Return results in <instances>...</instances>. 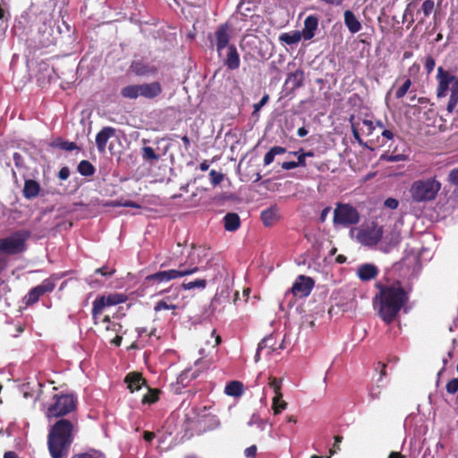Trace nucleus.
Segmentation results:
<instances>
[{
    "mask_svg": "<svg viewBox=\"0 0 458 458\" xmlns=\"http://www.w3.org/2000/svg\"><path fill=\"white\" fill-rule=\"evenodd\" d=\"M287 407V403L283 400V394L282 392H278L272 400V410L274 411V414H279L284 410H285Z\"/></svg>",
    "mask_w": 458,
    "mask_h": 458,
    "instance_id": "31",
    "label": "nucleus"
},
{
    "mask_svg": "<svg viewBox=\"0 0 458 458\" xmlns=\"http://www.w3.org/2000/svg\"><path fill=\"white\" fill-rule=\"evenodd\" d=\"M441 189V183L435 178L417 180L412 182L410 193L415 202L434 200Z\"/></svg>",
    "mask_w": 458,
    "mask_h": 458,
    "instance_id": "4",
    "label": "nucleus"
},
{
    "mask_svg": "<svg viewBox=\"0 0 458 458\" xmlns=\"http://www.w3.org/2000/svg\"><path fill=\"white\" fill-rule=\"evenodd\" d=\"M115 135V129L110 126L103 127L96 135V145L99 153H105L108 140Z\"/></svg>",
    "mask_w": 458,
    "mask_h": 458,
    "instance_id": "16",
    "label": "nucleus"
},
{
    "mask_svg": "<svg viewBox=\"0 0 458 458\" xmlns=\"http://www.w3.org/2000/svg\"><path fill=\"white\" fill-rule=\"evenodd\" d=\"M148 393L146 394L143 395L141 403L143 404H152V403H155L159 399L160 390L157 389V388L151 389V388H148Z\"/></svg>",
    "mask_w": 458,
    "mask_h": 458,
    "instance_id": "36",
    "label": "nucleus"
},
{
    "mask_svg": "<svg viewBox=\"0 0 458 458\" xmlns=\"http://www.w3.org/2000/svg\"><path fill=\"white\" fill-rule=\"evenodd\" d=\"M446 392L450 394H454L458 392V378L454 377L449 380L445 386Z\"/></svg>",
    "mask_w": 458,
    "mask_h": 458,
    "instance_id": "43",
    "label": "nucleus"
},
{
    "mask_svg": "<svg viewBox=\"0 0 458 458\" xmlns=\"http://www.w3.org/2000/svg\"><path fill=\"white\" fill-rule=\"evenodd\" d=\"M377 273V267L372 264H364L358 268V276L362 281H369L375 278Z\"/></svg>",
    "mask_w": 458,
    "mask_h": 458,
    "instance_id": "24",
    "label": "nucleus"
},
{
    "mask_svg": "<svg viewBox=\"0 0 458 458\" xmlns=\"http://www.w3.org/2000/svg\"><path fill=\"white\" fill-rule=\"evenodd\" d=\"M215 39L216 51L221 55V51L228 46L230 41L229 27L227 24H222L216 29Z\"/></svg>",
    "mask_w": 458,
    "mask_h": 458,
    "instance_id": "15",
    "label": "nucleus"
},
{
    "mask_svg": "<svg viewBox=\"0 0 458 458\" xmlns=\"http://www.w3.org/2000/svg\"><path fill=\"white\" fill-rule=\"evenodd\" d=\"M126 301L127 296L125 294L117 293L97 297L92 303V318L94 324H98V316L103 313L105 308L121 304Z\"/></svg>",
    "mask_w": 458,
    "mask_h": 458,
    "instance_id": "9",
    "label": "nucleus"
},
{
    "mask_svg": "<svg viewBox=\"0 0 458 458\" xmlns=\"http://www.w3.org/2000/svg\"><path fill=\"white\" fill-rule=\"evenodd\" d=\"M305 73L303 70L297 69L290 72L286 78L285 84H291V90L294 91L304 85Z\"/></svg>",
    "mask_w": 458,
    "mask_h": 458,
    "instance_id": "20",
    "label": "nucleus"
},
{
    "mask_svg": "<svg viewBox=\"0 0 458 458\" xmlns=\"http://www.w3.org/2000/svg\"><path fill=\"white\" fill-rule=\"evenodd\" d=\"M142 158L146 161H158L160 157L151 147L142 148Z\"/></svg>",
    "mask_w": 458,
    "mask_h": 458,
    "instance_id": "38",
    "label": "nucleus"
},
{
    "mask_svg": "<svg viewBox=\"0 0 458 458\" xmlns=\"http://www.w3.org/2000/svg\"><path fill=\"white\" fill-rule=\"evenodd\" d=\"M257 454V446L256 445H250L247 447L244 451V454L247 458H254Z\"/></svg>",
    "mask_w": 458,
    "mask_h": 458,
    "instance_id": "57",
    "label": "nucleus"
},
{
    "mask_svg": "<svg viewBox=\"0 0 458 458\" xmlns=\"http://www.w3.org/2000/svg\"><path fill=\"white\" fill-rule=\"evenodd\" d=\"M140 97L155 98L162 93V86L158 81L140 84Z\"/></svg>",
    "mask_w": 458,
    "mask_h": 458,
    "instance_id": "17",
    "label": "nucleus"
},
{
    "mask_svg": "<svg viewBox=\"0 0 458 458\" xmlns=\"http://www.w3.org/2000/svg\"><path fill=\"white\" fill-rule=\"evenodd\" d=\"M60 148L62 149H64L67 151H72V150L78 148L77 145L74 142H70V141H62L60 143Z\"/></svg>",
    "mask_w": 458,
    "mask_h": 458,
    "instance_id": "56",
    "label": "nucleus"
},
{
    "mask_svg": "<svg viewBox=\"0 0 458 458\" xmlns=\"http://www.w3.org/2000/svg\"><path fill=\"white\" fill-rule=\"evenodd\" d=\"M260 218L266 226H271L276 221L279 219V208L276 206H272L266 210H263Z\"/></svg>",
    "mask_w": 458,
    "mask_h": 458,
    "instance_id": "22",
    "label": "nucleus"
},
{
    "mask_svg": "<svg viewBox=\"0 0 458 458\" xmlns=\"http://www.w3.org/2000/svg\"><path fill=\"white\" fill-rule=\"evenodd\" d=\"M40 191L39 183L32 179L25 180L22 193L25 199H31L37 197Z\"/></svg>",
    "mask_w": 458,
    "mask_h": 458,
    "instance_id": "23",
    "label": "nucleus"
},
{
    "mask_svg": "<svg viewBox=\"0 0 458 458\" xmlns=\"http://www.w3.org/2000/svg\"><path fill=\"white\" fill-rule=\"evenodd\" d=\"M334 440H335L334 445L329 451L331 455L335 454V453H337L340 450V444L343 441V437L339 436V435L335 436Z\"/></svg>",
    "mask_w": 458,
    "mask_h": 458,
    "instance_id": "49",
    "label": "nucleus"
},
{
    "mask_svg": "<svg viewBox=\"0 0 458 458\" xmlns=\"http://www.w3.org/2000/svg\"><path fill=\"white\" fill-rule=\"evenodd\" d=\"M315 281L307 276L300 275L293 283L291 292L296 297H307L311 293Z\"/></svg>",
    "mask_w": 458,
    "mask_h": 458,
    "instance_id": "13",
    "label": "nucleus"
},
{
    "mask_svg": "<svg viewBox=\"0 0 458 458\" xmlns=\"http://www.w3.org/2000/svg\"><path fill=\"white\" fill-rule=\"evenodd\" d=\"M275 157H276L275 153H273L272 148H270V150L268 152H267L264 157V165H270L274 161Z\"/></svg>",
    "mask_w": 458,
    "mask_h": 458,
    "instance_id": "58",
    "label": "nucleus"
},
{
    "mask_svg": "<svg viewBox=\"0 0 458 458\" xmlns=\"http://www.w3.org/2000/svg\"><path fill=\"white\" fill-rule=\"evenodd\" d=\"M187 273L188 272H183L180 266L176 269L159 270L147 276L144 279L143 284L147 289H152L157 294L158 293V291L164 290L161 287L162 284L172 280L186 276Z\"/></svg>",
    "mask_w": 458,
    "mask_h": 458,
    "instance_id": "6",
    "label": "nucleus"
},
{
    "mask_svg": "<svg viewBox=\"0 0 458 458\" xmlns=\"http://www.w3.org/2000/svg\"><path fill=\"white\" fill-rule=\"evenodd\" d=\"M385 207L390 209H396L399 206V201L394 198H387L384 202Z\"/></svg>",
    "mask_w": 458,
    "mask_h": 458,
    "instance_id": "51",
    "label": "nucleus"
},
{
    "mask_svg": "<svg viewBox=\"0 0 458 458\" xmlns=\"http://www.w3.org/2000/svg\"><path fill=\"white\" fill-rule=\"evenodd\" d=\"M380 133L384 138L383 140L379 143L380 145H385L387 140H392L394 138V133L390 130L384 129L381 131Z\"/></svg>",
    "mask_w": 458,
    "mask_h": 458,
    "instance_id": "53",
    "label": "nucleus"
},
{
    "mask_svg": "<svg viewBox=\"0 0 458 458\" xmlns=\"http://www.w3.org/2000/svg\"><path fill=\"white\" fill-rule=\"evenodd\" d=\"M131 71L139 76L156 74L157 68L154 65L145 64L141 62H133L131 65Z\"/></svg>",
    "mask_w": 458,
    "mask_h": 458,
    "instance_id": "25",
    "label": "nucleus"
},
{
    "mask_svg": "<svg viewBox=\"0 0 458 458\" xmlns=\"http://www.w3.org/2000/svg\"><path fill=\"white\" fill-rule=\"evenodd\" d=\"M208 284V281L206 279H195L193 281H191V282H183L181 285H178L179 287H181V290L183 289V290H191V289H194V288H199V289H205L206 286Z\"/></svg>",
    "mask_w": 458,
    "mask_h": 458,
    "instance_id": "34",
    "label": "nucleus"
},
{
    "mask_svg": "<svg viewBox=\"0 0 458 458\" xmlns=\"http://www.w3.org/2000/svg\"><path fill=\"white\" fill-rule=\"evenodd\" d=\"M411 86V81L409 78H407L404 81L403 84L395 91V98L398 99L403 98L406 95V93L408 92Z\"/></svg>",
    "mask_w": 458,
    "mask_h": 458,
    "instance_id": "40",
    "label": "nucleus"
},
{
    "mask_svg": "<svg viewBox=\"0 0 458 458\" xmlns=\"http://www.w3.org/2000/svg\"><path fill=\"white\" fill-rule=\"evenodd\" d=\"M435 59L431 55H428L425 58L424 66L428 74L431 73L435 68Z\"/></svg>",
    "mask_w": 458,
    "mask_h": 458,
    "instance_id": "47",
    "label": "nucleus"
},
{
    "mask_svg": "<svg viewBox=\"0 0 458 458\" xmlns=\"http://www.w3.org/2000/svg\"><path fill=\"white\" fill-rule=\"evenodd\" d=\"M344 23L351 33L354 34L361 30V24L354 15V13L347 10L344 13Z\"/></svg>",
    "mask_w": 458,
    "mask_h": 458,
    "instance_id": "26",
    "label": "nucleus"
},
{
    "mask_svg": "<svg viewBox=\"0 0 458 458\" xmlns=\"http://www.w3.org/2000/svg\"><path fill=\"white\" fill-rule=\"evenodd\" d=\"M360 220V216L356 208L349 203H336L333 216L335 225L350 227L359 224Z\"/></svg>",
    "mask_w": 458,
    "mask_h": 458,
    "instance_id": "7",
    "label": "nucleus"
},
{
    "mask_svg": "<svg viewBox=\"0 0 458 458\" xmlns=\"http://www.w3.org/2000/svg\"><path fill=\"white\" fill-rule=\"evenodd\" d=\"M78 428L75 417L57 420L49 428L47 448L52 458H66Z\"/></svg>",
    "mask_w": 458,
    "mask_h": 458,
    "instance_id": "2",
    "label": "nucleus"
},
{
    "mask_svg": "<svg viewBox=\"0 0 458 458\" xmlns=\"http://www.w3.org/2000/svg\"><path fill=\"white\" fill-rule=\"evenodd\" d=\"M55 288V280L53 276L48 277L41 282L40 284L31 288L23 297L22 302L26 307L36 304L39 299L46 293H52Z\"/></svg>",
    "mask_w": 458,
    "mask_h": 458,
    "instance_id": "11",
    "label": "nucleus"
},
{
    "mask_svg": "<svg viewBox=\"0 0 458 458\" xmlns=\"http://www.w3.org/2000/svg\"><path fill=\"white\" fill-rule=\"evenodd\" d=\"M435 7V3L433 0H426L423 2L421 10L425 17L429 16L432 13Z\"/></svg>",
    "mask_w": 458,
    "mask_h": 458,
    "instance_id": "42",
    "label": "nucleus"
},
{
    "mask_svg": "<svg viewBox=\"0 0 458 458\" xmlns=\"http://www.w3.org/2000/svg\"><path fill=\"white\" fill-rule=\"evenodd\" d=\"M165 293V295L157 301L154 306L155 312H159L161 310H177L179 309V302H180V295H181V287L171 285L168 288H165V290H160L158 291L157 294H163Z\"/></svg>",
    "mask_w": 458,
    "mask_h": 458,
    "instance_id": "10",
    "label": "nucleus"
},
{
    "mask_svg": "<svg viewBox=\"0 0 458 458\" xmlns=\"http://www.w3.org/2000/svg\"><path fill=\"white\" fill-rule=\"evenodd\" d=\"M375 286L377 293L373 298V308L382 321L390 325L409 301V293L401 281H391L386 277L378 280Z\"/></svg>",
    "mask_w": 458,
    "mask_h": 458,
    "instance_id": "1",
    "label": "nucleus"
},
{
    "mask_svg": "<svg viewBox=\"0 0 458 458\" xmlns=\"http://www.w3.org/2000/svg\"><path fill=\"white\" fill-rule=\"evenodd\" d=\"M72 458H98V457H96L93 454H89V453H81V454H77L72 455Z\"/></svg>",
    "mask_w": 458,
    "mask_h": 458,
    "instance_id": "64",
    "label": "nucleus"
},
{
    "mask_svg": "<svg viewBox=\"0 0 458 458\" xmlns=\"http://www.w3.org/2000/svg\"><path fill=\"white\" fill-rule=\"evenodd\" d=\"M301 37H303V36L301 31L294 30L292 32L282 33L279 36V40L281 42L285 43L286 45L291 46V45L297 44L298 42H300L301 39Z\"/></svg>",
    "mask_w": 458,
    "mask_h": 458,
    "instance_id": "30",
    "label": "nucleus"
},
{
    "mask_svg": "<svg viewBox=\"0 0 458 458\" xmlns=\"http://www.w3.org/2000/svg\"><path fill=\"white\" fill-rule=\"evenodd\" d=\"M352 120H353V116H352V118H351L352 135H353L354 139L359 142V144H362L363 142H362V140L360 138V134L358 126H357L356 123H354L352 122Z\"/></svg>",
    "mask_w": 458,
    "mask_h": 458,
    "instance_id": "50",
    "label": "nucleus"
},
{
    "mask_svg": "<svg viewBox=\"0 0 458 458\" xmlns=\"http://www.w3.org/2000/svg\"><path fill=\"white\" fill-rule=\"evenodd\" d=\"M140 84L128 85L122 89L121 95L125 98L135 99L140 97Z\"/></svg>",
    "mask_w": 458,
    "mask_h": 458,
    "instance_id": "32",
    "label": "nucleus"
},
{
    "mask_svg": "<svg viewBox=\"0 0 458 458\" xmlns=\"http://www.w3.org/2000/svg\"><path fill=\"white\" fill-rule=\"evenodd\" d=\"M78 172L83 176H91L95 174L94 165L88 160H82L77 167Z\"/></svg>",
    "mask_w": 458,
    "mask_h": 458,
    "instance_id": "35",
    "label": "nucleus"
},
{
    "mask_svg": "<svg viewBox=\"0 0 458 458\" xmlns=\"http://www.w3.org/2000/svg\"><path fill=\"white\" fill-rule=\"evenodd\" d=\"M383 227L376 223L360 228L357 233V240L363 245L374 246L377 244L383 237Z\"/></svg>",
    "mask_w": 458,
    "mask_h": 458,
    "instance_id": "12",
    "label": "nucleus"
},
{
    "mask_svg": "<svg viewBox=\"0 0 458 458\" xmlns=\"http://www.w3.org/2000/svg\"><path fill=\"white\" fill-rule=\"evenodd\" d=\"M70 175V170L67 166H64L60 169L59 173H58V177L61 179V180H66L68 179Z\"/></svg>",
    "mask_w": 458,
    "mask_h": 458,
    "instance_id": "60",
    "label": "nucleus"
},
{
    "mask_svg": "<svg viewBox=\"0 0 458 458\" xmlns=\"http://www.w3.org/2000/svg\"><path fill=\"white\" fill-rule=\"evenodd\" d=\"M30 237L28 230H18L10 236L0 239V253L6 255H16L25 251L26 242Z\"/></svg>",
    "mask_w": 458,
    "mask_h": 458,
    "instance_id": "5",
    "label": "nucleus"
},
{
    "mask_svg": "<svg viewBox=\"0 0 458 458\" xmlns=\"http://www.w3.org/2000/svg\"><path fill=\"white\" fill-rule=\"evenodd\" d=\"M267 423V420L262 419L258 413H253L248 421L249 426H257L260 430L265 429Z\"/></svg>",
    "mask_w": 458,
    "mask_h": 458,
    "instance_id": "37",
    "label": "nucleus"
},
{
    "mask_svg": "<svg viewBox=\"0 0 458 458\" xmlns=\"http://www.w3.org/2000/svg\"><path fill=\"white\" fill-rule=\"evenodd\" d=\"M437 80L438 81L437 89V97L444 98L447 95L450 84L454 83L457 79L452 75L448 71H445L442 66L437 68Z\"/></svg>",
    "mask_w": 458,
    "mask_h": 458,
    "instance_id": "14",
    "label": "nucleus"
},
{
    "mask_svg": "<svg viewBox=\"0 0 458 458\" xmlns=\"http://www.w3.org/2000/svg\"><path fill=\"white\" fill-rule=\"evenodd\" d=\"M223 220L224 227L228 232H235L241 226V219L236 213H227Z\"/></svg>",
    "mask_w": 458,
    "mask_h": 458,
    "instance_id": "28",
    "label": "nucleus"
},
{
    "mask_svg": "<svg viewBox=\"0 0 458 458\" xmlns=\"http://www.w3.org/2000/svg\"><path fill=\"white\" fill-rule=\"evenodd\" d=\"M225 65L229 70H236L240 66V55L234 45L228 46V50L225 58L224 59Z\"/></svg>",
    "mask_w": 458,
    "mask_h": 458,
    "instance_id": "18",
    "label": "nucleus"
},
{
    "mask_svg": "<svg viewBox=\"0 0 458 458\" xmlns=\"http://www.w3.org/2000/svg\"><path fill=\"white\" fill-rule=\"evenodd\" d=\"M458 104V79L454 81L451 87V95L447 104V111L453 112Z\"/></svg>",
    "mask_w": 458,
    "mask_h": 458,
    "instance_id": "33",
    "label": "nucleus"
},
{
    "mask_svg": "<svg viewBox=\"0 0 458 458\" xmlns=\"http://www.w3.org/2000/svg\"><path fill=\"white\" fill-rule=\"evenodd\" d=\"M318 20L315 15L308 16L304 21V29L301 32L304 39L310 40L315 36L318 29Z\"/></svg>",
    "mask_w": 458,
    "mask_h": 458,
    "instance_id": "21",
    "label": "nucleus"
},
{
    "mask_svg": "<svg viewBox=\"0 0 458 458\" xmlns=\"http://www.w3.org/2000/svg\"><path fill=\"white\" fill-rule=\"evenodd\" d=\"M291 154L298 156V161H296L298 166L305 167L307 165L303 148H301L298 151L291 152Z\"/></svg>",
    "mask_w": 458,
    "mask_h": 458,
    "instance_id": "45",
    "label": "nucleus"
},
{
    "mask_svg": "<svg viewBox=\"0 0 458 458\" xmlns=\"http://www.w3.org/2000/svg\"><path fill=\"white\" fill-rule=\"evenodd\" d=\"M215 270L216 271V275L213 276L212 278V281H216L218 280L219 278H221L223 276V270H224V267L220 265H217L216 264L215 265Z\"/></svg>",
    "mask_w": 458,
    "mask_h": 458,
    "instance_id": "61",
    "label": "nucleus"
},
{
    "mask_svg": "<svg viewBox=\"0 0 458 458\" xmlns=\"http://www.w3.org/2000/svg\"><path fill=\"white\" fill-rule=\"evenodd\" d=\"M209 255V249L205 246H191V250L188 254L185 262L181 263L179 266L182 268L183 272H188L187 276L197 273L199 268V265L201 264Z\"/></svg>",
    "mask_w": 458,
    "mask_h": 458,
    "instance_id": "8",
    "label": "nucleus"
},
{
    "mask_svg": "<svg viewBox=\"0 0 458 458\" xmlns=\"http://www.w3.org/2000/svg\"><path fill=\"white\" fill-rule=\"evenodd\" d=\"M381 396V389L379 386L373 387L369 392V397L372 400L379 399Z\"/></svg>",
    "mask_w": 458,
    "mask_h": 458,
    "instance_id": "59",
    "label": "nucleus"
},
{
    "mask_svg": "<svg viewBox=\"0 0 458 458\" xmlns=\"http://www.w3.org/2000/svg\"><path fill=\"white\" fill-rule=\"evenodd\" d=\"M268 385L274 390L275 394H276L278 392H281L282 379L271 377H269Z\"/></svg>",
    "mask_w": 458,
    "mask_h": 458,
    "instance_id": "44",
    "label": "nucleus"
},
{
    "mask_svg": "<svg viewBox=\"0 0 458 458\" xmlns=\"http://www.w3.org/2000/svg\"><path fill=\"white\" fill-rule=\"evenodd\" d=\"M121 329H122V325L120 323H116V322H113V321L108 323L106 327V330L107 332L108 331H112V332H114L116 334H118Z\"/></svg>",
    "mask_w": 458,
    "mask_h": 458,
    "instance_id": "55",
    "label": "nucleus"
},
{
    "mask_svg": "<svg viewBox=\"0 0 458 458\" xmlns=\"http://www.w3.org/2000/svg\"><path fill=\"white\" fill-rule=\"evenodd\" d=\"M225 393L229 396L239 397L243 394V384L240 381H231L225 386Z\"/></svg>",
    "mask_w": 458,
    "mask_h": 458,
    "instance_id": "29",
    "label": "nucleus"
},
{
    "mask_svg": "<svg viewBox=\"0 0 458 458\" xmlns=\"http://www.w3.org/2000/svg\"><path fill=\"white\" fill-rule=\"evenodd\" d=\"M112 207H128V208H140V206L139 204H137L136 202L134 201H131V200H126L124 202H121V201H114L112 202L111 204Z\"/></svg>",
    "mask_w": 458,
    "mask_h": 458,
    "instance_id": "48",
    "label": "nucleus"
},
{
    "mask_svg": "<svg viewBox=\"0 0 458 458\" xmlns=\"http://www.w3.org/2000/svg\"><path fill=\"white\" fill-rule=\"evenodd\" d=\"M115 273V269L107 266L97 268L95 274H100L104 276H112Z\"/></svg>",
    "mask_w": 458,
    "mask_h": 458,
    "instance_id": "46",
    "label": "nucleus"
},
{
    "mask_svg": "<svg viewBox=\"0 0 458 458\" xmlns=\"http://www.w3.org/2000/svg\"><path fill=\"white\" fill-rule=\"evenodd\" d=\"M375 130L376 125L372 121L367 119L362 120V127L360 128V131L364 135L368 137L373 136Z\"/></svg>",
    "mask_w": 458,
    "mask_h": 458,
    "instance_id": "39",
    "label": "nucleus"
},
{
    "mask_svg": "<svg viewBox=\"0 0 458 458\" xmlns=\"http://www.w3.org/2000/svg\"><path fill=\"white\" fill-rule=\"evenodd\" d=\"M124 381L127 383L131 392L140 390L143 386L147 385L146 379L138 372L129 373L125 377Z\"/></svg>",
    "mask_w": 458,
    "mask_h": 458,
    "instance_id": "19",
    "label": "nucleus"
},
{
    "mask_svg": "<svg viewBox=\"0 0 458 458\" xmlns=\"http://www.w3.org/2000/svg\"><path fill=\"white\" fill-rule=\"evenodd\" d=\"M275 344L276 342L272 335L263 338L258 345L257 352L255 355V360L258 361L260 359L261 352L265 349H267V355L271 354V352L276 350Z\"/></svg>",
    "mask_w": 458,
    "mask_h": 458,
    "instance_id": "27",
    "label": "nucleus"
},
{
    "mask_svg": "<svg viewBox=\"0 0 458 458\" xmlns=\"http://www.w3.org/2000/svg\"><path fill=\"white\" fill-rule=\"evenodd\" d=\"M281 167L284 170H291L298 167L295 161H285L282 163Z\"/></svg>",
    "mask_w": 458,
    "mask_h": 458,
    "instance_id": "62",
    "label": "nucleus"
},
{
    "mask_svg": "<svg viewBox=\"0 0 458 458\" xmlns=\"http://www.w3.org/2000/svg\"><path fill=\"white\" fill-rule=\"evenodd\" d=\"M10 17H11V15L7 12V10L4 7H3L2 5H0V20L7 21L10 19Z\"/></svg>",
    "mask_w": 458,
    "mask_h": 458,
    "instance_id": "63",
    "label": "nucleus"
},
{
    "mask_svg": "<svg viewBox=\"0 0 458 458\" xmlns=\"http://www.w3.org/2000/svg\"><path fill=\"white\" fill-rule=\"evenodd\" d=\"M268 99L269 96L265 94L258 103L254 104V111L259 112L267 103Z\"/></svg>",
    "mask_w": 458,
    "mask_h": 458,
    "instance_id": "54",
    "label": "nucleus"
},
{
    "mask_svg": "<svg viewBox=\"0 0 458 458\" xmlns=\"http://www.w3.org/2000/svg\"><path fill=\"white\" fill-rule=\"evenodd\" d=\"M448 181L450 183L458 186V168L450 171L448 174Z\"/></svg>",
    "mask_w": 458,
    "mask_h": 458,
    "instance_id": "52",
    "label": "nucleus"
},
{
    "mask_svg": "<svg viewBox=\"0 0 458 458\" xmlns=\"http://www.w3.org/2000/svg\"><path fill=\"white\" fill-rule=\"evenodd\" d=\"M209 177L210 182L214 186L220 184L224 180V174L220 172H216L214 169L209 172Z\"/></svg>",
    "mask_w": 458,
    "mask_h": 458,
    "instance_id": "41",
    "label": "nucleus"
},
{
    "mask_svg": "<svg viewBox=\"0 0 458 458\" xmlns=\"http://www.w3.org/2000/svg\"><path fill=\"white\" fill-rule=\"evenodd\" d=\"M76 398L72 394H54L52 402L47 405L45 415L48 421L64 417L76 409Z\"/></svg>",
    "mask_w": 458,
    "mask_h": 458,
    "instance_id": "3",
    "label": "nucleus"
}]
</instances>
